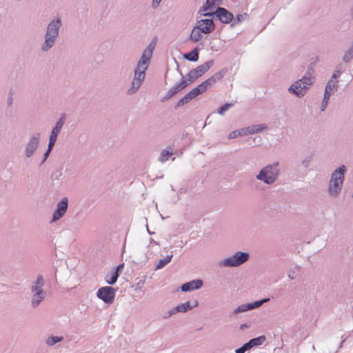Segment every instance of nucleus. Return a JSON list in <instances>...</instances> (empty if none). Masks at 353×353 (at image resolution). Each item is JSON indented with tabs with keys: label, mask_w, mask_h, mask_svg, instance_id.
<instances>
[{
	"label": "nucleus",
	"mask_w": 353,
	"mask_h": 353,
	"mask_svg": "<svg viewBox=\"0 0 353 353\" xmlns=\"http://www.w3.org/2000/svg\"><path fill=\"white\" fill-rule=\"evenodd\" d=\"M45 285V279L43 276L41 274L37 276V279L32 283L30 286L31 293H37V292H46L43 287Z\"/></svg>",
	"instance_id": "obj_17"
},
{
	"label": "nucleus",
	"mask_w": 353,
	"mask_h": 353,
	"mask_svg": "<svg viewBox=\"0 0 353 353\" xmlns=\"http://www.w3.org/2000/svg\"><path fill=\"white\" fill-rule=\"evenodd\" d=\"M215 16L223 23H229L234 19L233 14L225 8L219 6L215 11Z\"/></svg>",
	"instance_id": "obj_14"
},
{
	"label": "nucleus",
	"mask_w": 353,
	"mask_h": 353,
	"mask_svg": "<svg viewBox=\"0 0 353 353\" xmlns=\"http://www.w3.org/2000/svg\"><path fill=\"white\" fill-rule=\"evenodd\" d=\"M178 312L176 310V307H173L172 310H169L168 313L163 316L164 319H167L172 316L173 314L177 313Z\"/></svg>",
	"instance_id": "obj_41"
},
{
	"label": "nucleus",
	"mask_w": 353,
	"mask_h": 353,
	"mask_svg": "<svg viewBox=\"0 0 353 353\" xmlns=\"http://www.w3.org/2000/svg\"><path fill=\"white\" fill-rule=\"evenodd\" d=\"M270 301L269 298H265L259 301H256L252 303H248L245 304H242L239 306H238L236 308H235L231 315H236L239 313L244 312L248 310H252L256 308L259 307L261 306L263 303H267Z\"/></svg>",
	"instance_id": "obj_11"
},
{
	"label": "nucleus",
	"mask_w": 353,
	"mask_h": 353,
	"mask_svg": "<svg viewBox=\"0 0 353 353\" xmlns=\"http://www.w3.org/2000/svg\"><path fill=\"white\" fill-rule=\"evenodd\" d=\"M119 278V273L117 272H111L110 276L109 277L108 275L105 277V282L109 285H114Z\"/></svg>",
	"instance_id": "obj_32"
},
{
	"label": "nucleus",
	"mask_w": 353,
	"mask_h": 353,
	"mask_svg": "<svg viewBox=\"0 0 353 353\" xmlns=\"http://www.w3.org/2000/svg\"><path fill=\"white\" fill-rule=\"evenodd\" d=\"M221 4H222V0H206L205 3L200 8L199 13H201V12L211 10L216 6H219Z\"/></svg>",
	"instance_id": "obj_20"
},
{
	"label": "nucleus",
	"mask_w": 353,
	"mask_h": 353,
	"mask_svg": "<svg viewBox=\"0 0 353 353\" xmlns=\"http://www.w3.org/2000/svg\"><path fill=\"white\" fill-rule=\"evenodd\" d=\"M191 92L193 93L194 96L196 97L198 95L201 94V92H199V89L197 88H194L191 90Z\"/></svg>",
	"instance_id": "obj_47"
},
{
	"label": "nucleus",
	"mask_w": 353,
	"mask_h": 353,
	"mask_svg": "<svg viewBox=\"0 0 353 353\" xmlns=\"http://www.w3.org/2000/svg\"><path fill=\"white\" fill-rule=\"evenodd\" d=\"M312 68H307L304 76L294 81L288 88V92L298 98L303 97L314 81V78L312 76Z\"/></svg>",
	"instance_id": "obj_2"
},
{
	"label": "nucleus",
	"mask_w": 353,
	"mask_h": 353,
	"mask_svg": "<svg viewBox=\"0 0 353 353\" xmlns=\"http://www.w3.org/2000/svg\"><path fill=\"white\" fill-rule=\"evenodd\" d=\"M147 230L150 233L149 228L147 227Z\"/></svg>",
	"instance_id": "obj_58"
},
{
	"label": "nucleus",
	"mask_w": 353,
	"mask_h": 353,
	"mask_svg": "<svg viewBox=\"0 0 353 353\" xmlns=\"http://www.w3.org/2000/svg\"><path fill=\"white\" fill-rule=\"evenodd\" d=\"M233 105L232 103H225L217 111L219 114H223L230 108Z\"/></svg>",
	"instance_id": "obj_38"
},
{
	"label": "nucleus",
	"mask_w": 353,
	"mask_h": 353,
	"mask_svg": "<svg viewBox=\"0 0 353 353\" xmlns=\"http://www.w3.org/2000/svg\"><path fill=\"white\" fill-rule=\"evenodd\" d=\"M279 174V162H274L263 167L256 178L267 185H271L276 181Z\"/></svg>",
	"instance_id": "obj_4"
},
{
	"label": "nucleus",
	"mask_w": 353,
	"mask_h": 353,
	"mask_svg": "<svg viewBox=\"0 0 353 353\" xmlns=\"http://www.w3.org/2000/svg\"><path fill=\"white\" fill-rule=\"evenodd\" d=\"M250 254L245 252L239 251L233 255L224 259L219 262L220 267L234 268L239 267L249 260Z\"/></svg>",
	"instance_id": "obj_6"
},
{
	"label": "nucleus",
	"mask_w": 353,
	"mask_h": 353,
	"mask_svg": "<svg viewBox=\"0 0 353 353\" xmlns=\"http://www.w3.org/2000/svg\"><path fill=\"white\" fill-rule=\"evenodd\" d=\"M238 133V131L237 130H234V131H232L229 134H228V138L229 139H235L236 137H239V135L237 134Z\"/></svg>",
	"instance_id": "obj_43"
},
{
	"label": "nucleus",
	"mask_w": 353,
	"mask_h": 353,
	"mask_svg": "<svg viewBox=\"0 0 353 353\" xmlns=\"http://www.w3.org/2000/svg\"><path fill=\"white\" fill-rule=\"evenodd\" d=\"M189 101H190V99H189V97L187 96V94H185L177 102V103L175 105V108H178L181 106H183L185 104L188 103Z\"/></svg>",
	"instance_id": "obj_35"
},
{
	"label": "nucleus",
	"mask_w": 353,
	"mask_h": 353,
	"mask_svg": "<svg viewBox=\"0 0 353 353\" xmlns=\"http://www.w3.org/2000/svg\"><path fill=\"white\" fill-rule=\"evenodd\" d=\"M7 103L8 105H10L12 103V97L11 94H10V95L8 97Z\"/></svg>",
	"instance_id": "obj_51"
},
{
	"label": "nucleus",
	"mask_w": 353,
	"mask_h": 353,
	"mask_svg": "<svg viewBox=\"0 0 353 353\" xmlns=\"http://www.w3.org/2000/svg\"><path fill=\"white\" fill-rule=\"evenodd\" d=\"M192 309V307H190V303L189 301L179 304L176 306V310L178 312H186Z\"/></svg>",
	"instance_id": "obj_30"
},
{
	"label": "nucleus",
	"mask_w": 353,
	"mask_h": 353,
	"mask_svg": "<svg viewBox=\"0 0 353 353\" xmlns=\"http://www.w3.org/2000/svg\"><path fill=\"white\" fill-rule=\"evenodd\" d=\"M215 12H206L203 13V17H214L215 16Z\"/></svg>",
	"instance_id": "obj_50"
},
{
	"label": "nucleus",
	"mask_w": 353,
	"mask_h": 353,
	"mask_svg": "<svg viewBox=\"0 0 353 353\" xmlns=\"http://www.w3.org/2000/svg\"><path fill=\"white\" fill-rule=\"evenodd\" d=\"M330 98L328 97H326V96H323V101L321 102V111H324L327 106V104H328V101H329Z\"/></svg>",
	"instance_id": "obj_40"
},
{
	"label": "nucleus",
	"mask_w": 353,
	"mask_h": 353,
	"mask_svg": "<svg viewBox=\"0 0 353 353\" xmlns=\"http://www.w3.org/2000/svg\"><path fill=\"white\" fill-rule=\"evenodd\" d=\"M210 87L211 86H210V85H208L207 81L205 80V81H203V83L199 84L196 88L199 89L201 94H202L204 92H205L208 88H210Z\"/></svg>",
	"instance_id": "obj_37"
},
{
	"label": "nucleus",
	"mask_w": 353,
	"mask_h": 353,
	"mask_svg": "<svg viewBox=\"0 0 353 353\" xmlns=\"http://www.w3.org/2000/svg\"><path fill=\"white\" fill-rule=\"evenodd\" d=\"M201 33H203L202 30L196 25L192 30L190 35V39L194 43L199 41L202 37Z\"/></svg>",
	"instance_id": "obj_22"
},
{
	"label": "nucleus",
	"mask_w": 353,
	"mask_h": 353,
	"mask_svg": "<svg viewBox=\"0 0 353 353\" xmlns=\"http://www.w3.org/2000/svg\"><path fill=\"white\" fill-rule=\"evenodd\" d=\"M344 341H345V339H344V340H343V341L340 343V344H339V347H338V350H339V349H340V348L342 347L343 343H344Z\"/></svg>",
	"instance_id": "obj_56"
},
{
	"label": "nucleus",
	"mask_w": 353,
	"mask_h": 353,
	"mask_svg": "<svg viewBox=\"0 0 353 353\" xmlns=\"http://www.w3.org/2000/svg\"><path fill=\"white\" fill-rule=\"evenodd\" d=\"M353 59V41L350 47L345 52L343 57V61L345 63H350Z\"/></svg>",
	"instance_id": "obj_26"
},
{
	"label": "nucleus",
	"mask_w": 353,
	"mask_h": 353,
	"mask_svg": "<svg viewBox=\"0 0 353 353\" xmlns=\"http://www.w3.org/2000/svg\"><path fill=\"white\" fill-rule=\"evenodd\" d=\"M46 296V292L32 293L31 307L32 308L37 307L41 304V303L45 299Z\"/></svg>",
	"instance_id": "obj_18"
},
{
	"label": "nucleus",
	"mask_w": 353,
	"mask_h": 353,
	"mask_svg": "<svg viewBox=\"0 0 353 353\" xmlns=\"http://www.w3.org/2000/svg\"><path fill=\"white\" fill-rule=\"evenodd\" d=\"M199 305V301H195L192 305H190V307H192V309L196 307Z\"/></svg>",
	"instance_id": "obj_54"
},
{
	"label": "nucleus",
	"mask_w": 353,
	"mask_h": 353,
	"mask_svg": "<svg viewBox=\"0 0 353 353\" xmlns=\"http://www.w3.org/2000/svg\"><path fill=\"white\" fill-rule=\"evenodd\" d=\"M203 285L201 279H194L191 281L183 283L181 286V290L183 292H190L192 290L200 289Z\"/></svg>",
	"instance_id": "obj_16"
},
{
	"label": "nucleus",
	"mask_w": 353,
	"mask_h": 353,
	"mask_svg": "<svg viewBox=\"0 0 353 353\" xmlns=\"http://www.w3.org/2000/svg\"><path fill=\"white\" fill-rule=\"evenodd\" d=\"M248 18V14L245 13L238 14L235 18L232 20V26H235L238 24L239 23L241 22L242 21Z\"/></svg>",
	"instance_id": "obj_34"
},
{
	"label": "nucleus",
	"mask_w": 353,
	"mask_h": 353,
	"mask_svg": "<svg viewBox=\"0 0 353 353\" xmlns=\"http://www.w3.org/2000/svg\"><path fill=\"white\" fill-rule=\"evenodd\" d=\"M249 131H250V134H253L256 133H259L264 130L268 129V125L265 124H258L253 125L248 127Z\"/></svg>",
	"instance_id": "obj_25"
},
{
	"label": "nucleus",
	"mask_w": 353,
	"mask_h": 353,
	"mask_svg": "<svg viewBox=\"0 0 353 353\" xmlns=\"http://www.w3.org/2000/svg\"><path fill=\"white\" fill-rule=\"evenodd\" d=\"M54 145L55 144L53 143H51V144H50V142H48V149L45 152V153L43 154V160L41 162L40 165H43L44 163V162L46 161V159L49 157V154H50V152L52 151V150L53 147L54 146Z\"/></svg>",
	"instance_id": "obj_33"
},
{
	"label": "nucleus",
	"mask_w": 353,
	"mask_h": 353,
	"mask_svg": "<svg viewBox=\"0 0 353 353\" xmlns=\"http://www.w3.org/2000/svg\"><path fill=\"white\" fill-rule=\"evenodd\" d=\"M245 351L249 350L252 348V345L250 343V341L245 343L241 346Z\"/></svg>",
	"instance_id": "obj_44"
},
{
	"label": "nucleus",
	"mask_w": 353,
	"mask_h": 353,
	"mask_svg": "<svg viewBox=\"0 0 353 353\" xmlns=\"http://www.w3.org/2000/svg\"><path fill=\"white\" fill-rule=\"evenodd\" d=\"M63 340V336H48L46 340V343L48 346H52L57 343H59Z\"/></svg>",
	"instance_id": "obj_28"
},
{
	"label": "nucleus",
	"mask_w": 353,
	"mask_h": 353,
	"mask_svg": "<svg viewBox=\"0 0 353 353\" xmlns=\"http://www.w3.org/2000/svg\"><path fill=\"white\" fill-rule=\"evenodd\" d=\"M345 171L346 167L344 165H342L336 169L332 174L328 188L329 193L331 196H336L340 192Z\"/></svg>",
	"instance_id": "obj_5"
},
{
	"label": "nucleus",
	"mask_w": 353,
	"mask_h": 353,
	"mask_svg": "<svg viewBox=\"0 0 353 353\" xmlns=\"http://www.w3.org/2000/svg\"><path fill=\"white\" fill-rule=\"evenodd\" d=\"M288 277L290 279L293 280L296 278V272L295 271H290L288 274Z\"/></svg>",
	"instance_id": "obj_49"
},
{
	"label": "nucleus",
	"mask_w": 353,
	"mask_h": 353,
	"mask_svg": "<svg viewBox=\"0 0 353 353\" xmlns=\"http://www.w3.org/2000/svg\"><path fill=\"white\" fill-rule=\"evenodd\" d=\"M245 351L243 350L242 347H239L235 350V353H245Z\"/></svg>",
	"instance_id": "obj_52"
},
{
	"label": "nucleus",
	"mask_w": 353,
	"mask_h": 353,
	"mask_svg": "<svg viewBox=\"0 0 353 353\" xmlns=\"http://www.w3.org/2000/svg\"><path fill=\"white\" fill-rule=\"evenodd\" d=\"M350 14L353 17V7L350 10Z\"/></svg>",
	"instance_id": "obj_57"
},
{
	"label": "nucleus",
	"mask_w": 353,
	"mask_h": 353,
	"mask_svg": "<svg viewBox=\"0 0 353 353\" xmlns=\"http://www.w3.org/2000/svg\"><path fill=\"white\" fill-rule=\"evenodd\" d=\"M237 131H238L237 134L239 135V137H244V136L250 134V131H249L248 127L241 128L240 130H238Z\"/></svg>",
	"instance_id": "obj_39"
},
{
	"label": "nucleus",
	"mask_w": 353,
	"mask_h": 353,
	"mask_svg": "<svg viewBox=\"0 0 353 353\" xmlns=\"http://www.w3.org/2000/svg\"><path fill=\"white\" fill-rule=\"evenodd\" d=\"M173 257L172 254L171 253L170 255H168L164 259H161L159 261L158 263L156 265V270H159L164 268L166 265H168L172 260Z\"/></svg>",
	"instance_id": "obj_27"
},
{
	"label": "nucleus",
	"mask_w": 353,
	"mask_h": 353,
	"mask_svg": "<svg viewBox=\"0 0 353 353\" xmlns=\"http://www.w3.org/2000/svg\"><path fill=\"white\" fill-rule=\"evenodd\" d=\"M68 207V199L63 198L57 205V208L53 213L52 221H57L62 218L67 212Z\"/></svg>",
	"instance_id": "obj_13"
},
{
	"label": "nucleus",
	"mask_w": 353,
	"mask_h": 353,
	"mask_svg": "<svg viewBox=\"0 0 353 353\" xmlns=\"http://www.w3.org/2000/svg\"><path fill=\"white\" fill-rule=\"evenodd\" d=\"M214 65V61L210 60L205 63L199 65L196 68L190 70L187 77L188 78V82L189 83H192L196 79L201 77L203 74H205L212 65Z\"/></svg>",
	"instance_id": "obj_7"
},
{
	"label": "nucleus",
	"mask_w": 353,
	"mask_h": 353,
	"mask_svg": "<svg viewBox=\"0 0 353 353\" xmlns=\"http://www.w3.org/2000/svg\"><path fill=\"white\" fill-rule=\"evenodd\" d=\"M248 327H249V325L247 323H243L240 325V329L244 330L245 328Z\"/></svg>",
	"instance_id": "obj_55"
},
{
	"label": "nucleus",
	"mask_w": 353,
	"mask_h": 353,
	"mask_svg": "<svg viewBox=\"0 0 353 353\" xmlns=\"http://www.w3.org/2000/svg\"><path fill=\"white\" fill-rule=\"evenodd\" d=\"M191 92L193 93L194 96L196 97L198 95L201 94V92H199V89L197 88H194L191 90Z\"/></svg>",
	"instance_id": "obj_48"
},
{
	"label": "nucleus",
	"mask_w": 353,
	"mask_h": 353,
	"mask_svg": "<svg viewBox=\"0 0 353 353\" xmlns=\"http://www.w3.org/2000/svg\"><path fill=\"white\" fill-rule=\"evenodd\" d=\"M265 336L262 335L256 338H253L249 341L252 345V347H254L262 345L265 341Z\"/></svg>",
	"instance_id": "obj_31"
},
{
	"label": "nucleus",
	"mask_w": 353,
	"mask_h": 353,
	"mask_svg": "<svg viewBox=\"0 0 353 353\" xmlns=\"http://www.w3.org/2000/svg\"><path fill=\"white\" fill-rule=\"evenodd\" d=\"M187 96L189 97V99H190V101L193 99L195 98V97L194 96L193 93L191 92V91H190L188 93L186 94Z\"/></svg>",
	"instance_id": "obj_53"
},
{
	"label": "nucleus",
	"mask_w": 353,
	"mask_h": 353,
	"mask_svg": "<svg viewBox=\"0 0 353 353\" xmlns=\"http://www.w3.org/2000/svg\"><path fill=\"white\" fill-rule=\"evenodd\" d=\"M65 121L66 114L63 113L57 121L55 125L52 128V130L49 137V142H50V143H56L58 134L60 133L63 126L65 123Z\"/></svg>",
	"instance_id": "obj_12"
},
{
	"label": "nucleus",
	"mask_w": 353,
	"mask_h": 353,
	"mask_svg": "<svg viewBox=\"0 0 353 353\" xmlns=\"http://www.w3.org/2000/svg\"><path fill=\"white\" fill-rule=\"evenodd\" d=\"M62 26L63 22L60 17H55L49 22L44 35V42L41 46L43 52L49 51L54 46Z\"/></svg>",
	"instance_id": "obj_1"
},
{
	"label": "nucleus",
	"mask_w": 353,
	"mask_h": 353,
	"mask_svg": "<svg viewBox=\"0 0 353 353\" xmlns=\"http://www.w3.org/2000/svg\"><path fill=\"white\" fill-rule=\"evenodd\" d=\"M41 134L34 133L28 141L25 148V155L27 158L31 157L37 150L40 143Z\"/></svg>",
	"instance_id": "obj_10"
},
{
	"label": "nucleus",
	"mask_w": 353,
	"mask_h": 353,
	"mask_svg": "<svg viewBox=\"0 0 353 353\" xmlns=\"http://www.w3.org/2000/svg\"><path fill=\"white\" fill-rule=\"evenodd\" d=\"M123 267H124V264H120L119 265L115 270L113 272H117V273H119V276L120 275V273L122 272V270L123 269Z\"/></svg>",
	"instance_id": "obj_45"
},
{
	"label": "nucleus",
	"mask_w": 353,
	"mask_h": 353,
	"mask_svg": "<svg viewBox=\"0 0 353 353\" xmlns=\"http://www.w3.org/2000/svg\"><path fill=\"white\" fill-rule=\"evenodd\" d=\"M312 155H308L306 157H305L301 161V165L305 168H307L310 166L311 162L312 161Z\"/></svg>",
	"instance_id": "obj_36"
},
{
	"label": "nucleus",
	"mask_w": 353,
	"mask_h": 353,
	"mask_svg": "<svg viewBox=\"0 0 353 353\" xmlns=\"http://www.w3.org/2000/svg\"><path fill=\"white\" fill-rule=\"evenodd\" d=\"M341 72L339 70H335V72L332 74L330 80L336 81L337 78L339 77Z\"/></svg>",
	"instance_id": "obj_42"
},
{
	"label": "nucleus",
	"mask_w": 353,
	"mask_h": 353,
	"mask_svg": "<svg viewBox=\"0 0 353 353\" xmlns=\"http://www.w3.org/2000/svg\"><path fill=\"white\" fill-rule=\"evenodd\" d=\"M177 70L180 75L181 76V81L168 90L165 95L161 99V102H164L165 101L171 99L189 85V83L186 80H185L184 76L182 74V72L179 71V68Z\"/></svg>",
	"instance_id": "obj_9"
},
{
	"label": "nucleus",
	"mask_w": 353,
	"mask_h": 353,
	"mask_svg": "<svg viewBox=\"0 0 353 353\" xmlns=\"http://www.w3.org/2000/svg\"><path fill=\"white\" fill-rule=\"evenodd\" d=\"M172 154V148H166L162 150L161 152L159 160L161 162H165L168 160V158Z\"/></svg>",
	"instance_id": "obj_29"
},
{
	"label": "nucleus",
	"mask_w": 353,
	"mask_h": 353,
	"mask_svg": "<svg viewBox=\"0 0 353 353\" xmlns=\"http://www.w3.org/2000/svg\"><path fill=\"white\" fill-rule=\"evenodd\" d=\"M155 46L156 43L154 41H151L148 46L143 52L141 57L150 61L152 52L155 48Z\"/></svg>",
	"instance_id": "obj_23"
},
{
	"label": "nucleus",
	"mask_w": 353,
	"mask_h": 353,
	"mask_svg": "<svg viewBox=\"0 0 353 353\" xmlns=\"http://www.w3.org/2000/svg\"><path fill=\"white\" fill-rule=\"evenodd\" d=\"M150 61L141 57L134 70V78L131 86L128 90V94H134L142 85L145 78V71L148 68Z\"/></svg>",
	"instance_id": "obj_3"
},
{
	"label": "nucleus",
	"mask_w": 353,
	"mask_h": 353,
	"mask_svg": "<svg viewBox=\"0 0 353 353\" xmlns=\"http://www.w3.org/2000/svg\"><path fill=\"white\" fill-rule=\"evenodd\" d=\"M338 81L329 80L325 85L324 95L330 98L331 95L337 90Z\"/></svg>",
	"instance_id": "obj_19"
},
{
	"label": "nucleus",
	"mask_w": 353,
	"mask_h": 353,
	"mask_svg": "<svg viewBox=\"0 0 353 353\" xmlns=\"http://www.w3.org/2000/svg\"><path fill=\"white\" fill-rule=\"evenodd\" d=\"M184 58L190 61H196L199 59V49L194 48L190 52L185 54Z\"/></svg>",
	"instance_id": "obj_24"
},
{
	"label": "nucleus",
	"mask_w": 353,
	"mask_h": 353,
	"mask_svg": "<svg viewBox=\"0 0 353 353\" xmlns=\"http://www.w3.org/2000/svg\"><path fill=\"white\" fill-rule=\"evenodd\" d=\"M116 291V289L110 286L101 287L97 290V296L105 303L110 305L114 301Z\"/></svg>",
	"instance_id": "obj_8"
},
{
	"label": "nucleus",
	"mask_w": 353,
	"mask_h": 353,
	"mask_svg": "<svg viewBox=\"0 0 353 353\" xmlns=\"http://www.w3.org/2000/svg\"><path fill=\"white\" fill-rule=\"evenodd\" d=\"M196 25L200 27L203 34H210L215 29V24L212 19H205L199 20Z\"/></svg>",
	"instance_id": "obj_15"
},
{
	"label": "nucleus",
	"mask_w": 353,
	"mask_h": 353,
	"mask_svg": "<svg viewBox=\"0 0 353 353\" xmlns=\"http://www.w3.org/2000/svg\"><path fill=\"white\" fill-rule=\"evenodd\" d=\"M227 72H228L227 69L224 68V69H222L221 70L216 72L210 78H209L206 80L208 85H210V86L212 87L218 81L221 80L225 75Z\"/></svg>",
	"instance_id": "obj_21"
},
{
	"label": "nucleus",
	"mask_w": 353,
	"mask_h": 353,
	"mask_svg": "<svg viewBox=\"0 0 353 353\" xmlns=\"http://www.w3.org/2000/svg\"><path fill=\"white\" fill-rule=\"evenodd\" d=\"M162 0H152V7L153 8H157L159 6V3Z\"/></svg>",
	"instance_id": "obj_46"
}]
</instances>
